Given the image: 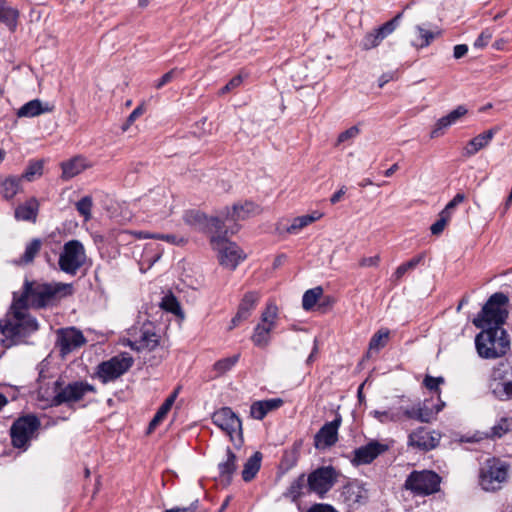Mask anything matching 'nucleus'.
<instances>
[{
	"instance_id": "obj_1",
	"label": "nucleus",
	"mask_w": 512,
	"mask_h": 512,
	"mask_svg": "<svg viewBox=\"0 0 512 512\" xmlns=\"http://www.w3.org/2000/svg\"><path fill=\"white\" fill-rule=\"evenodd\" d=\"M71 293V284L26 282L21 296L17 298L16 294L14 295L10 310L0 319V343L9 347L38 329L36 319L27 312L28 306L45 307L57 295L65 296Z\"/></svg>"
},
{
	"instance_id": "obj_2",
	"label": "nucleus",
	"mask_w": 512,
	"mask_h": 512,
	"mask_svg": "<svg viewBox=\"0 0 512 512\" xmlns=\"http://www.w3.org/2000/svg\"><path fill=\"white\" fill-rule=\"evenodd\" d=\"M95 392V387L87 382L75 381L62 386L59 381H55L51 393H49L48 390H43L41 387L38 395L40 401L44 402L41 407L46 408L48 406H58L64 403H75L82 400L86 394Z\"/></svg>"
},
{
	"instance_id": "obj_3",
	"label": "nucleus",
	"mask_w": 512,
	"mask_h": 512,
	"mask_svg": "<svg viewBox=\"0 0 512 512\" xmlns=\"http://www.w3.org/2000/svg\"><path fill=\"white\" fill-rule=\"evenodd\" d=\"M482 329L475 338L478 355L484 359H495L505 355L510 348L507 332L502 327Z\"/></svg>"
},
{
	"instance_id": "obj_4",
	"label": "nucleus",
	"mask_w": 512,
	"mask_h": 512,
	"mask_svg": "<svg viewBox=\"0 0 512 512\" xmlns=\"http://www.w3.org/2000/svg\"><path fill=\"white\" fill-rule=\"evenodd\" d=\"M509 298L501 293H494L483 306L481 312L473 320L477 328L502 327L507 317L506 306Z\"/></svg>"
},
{
	"instance_id": "obj_5",
	"label": "nucleus",
	"mask_w": 512,
	"mask_h": 512,
	"mask_svg": "<svg viewBox=\"0 0 512 512\" xmlns=\"http://www.w3.org/2000/svg\"><path fill=\"white\" fill-rule=\"evenodd\" d=\"M140 202L144 212L151 217L166 218L174 210L173 195L165 187L150 190Z\"/></svg>"
},
{
	"instance_id": "obj_6",
	"label": "nucleus",
	"mask_w": 512,
	"mask_h": 512,
	"mask_svg": "<svg viewBox=\"0 0 512 512\" xmlns=\"http://www.w3.org/2000/svg\"><path fill=\"white\" fill-rule=\"evenodd\" d=\"M213 250L217 253V258L221 266L234 270L240 262L246 259L245 252L234 242L229 241L222 236H213L211 238Z\"/></svg>"
},
{
	"instance_id": "obj_7",
	"label": "nucleus",
	"mask_w": 512,
	"mask_h": 512,
	"mask_svg": "<svg viewBox=\"0 0 512 512\" xmlns=\"http://www.w3.org/2000/svg\"><path fill=\"white\" fill-rule=\"evenodd\" d=\"M86 261V252L83 244L78 240L66 242L59 255L58 265L61 271L75 275Z\"/></svg>"
},
{
	"instance_id": "obj_8",
	"label": "nucleus",
	"mask_w": 512,
	"mask_h": 512,
	"mask_svg": "<svg viewBox=\"0 0 512 512\" xmlns=\"http://www.w3.org/2000/svg\"><path fill=\"white\" fill-rule=\"evenodd\" d=\"M260 213V207L251 202L244 201L238 202L232 206V208L226 207L219 215L211 218V223L217 231H221L223 226L228 221H240L246 220L250 217L256 216Z\"/></svg>"
},
{
	"instance_id": "obj_9",
	"label": "nucleus",
	"mask_w": 512,
	"mask_h": 512,
	"mask_svg": "<svg viewBox=\"0 0 512 512\" xmlns=\"http://www.w3.org/2000/svg\"><path fill=\"white\" fill-rule=\"evenodd\" d=\"M507 477L508 465L499 459H489L481 469L480 485L485 491H495L501 488Z\"/></svg>"
},
{
	"instance_id": "obj_10",
	"label": "nucleus",
	"mask_w": 512,
	"mask_h": 512,
	"mask_svg": "<svg viewBox=\"0 0 512 512\" xmlns=\"http://www.w3.org/2000/svg\"><path fill=\"white\" fill-rule=\"evenodd\" d=\"M213 423L224 431L235 445L240 446L242 440V422L229 407H223L212 415Z\"/></svg>"
},
{
	"instance_id": "obj_11",
	"label": "nucleus",
	"mask_w": 512,
	"mask_h": 512,
	"mask_svg": "<svg viewBox=\"0 0 512 512\" xmlns=\"http://www.w3.org/2000/svg\"><path fill=\"white\" fill-rule=\"evenodd\" d=\"M489 388L499 399L512 398V364L502 362L492 371Z\"/></svg>"
},
{
	"instance_id": "obj_12",
	"label": "nucleus",
	"mask_w": 512,
	"mask_h": 512,
	"mask_svg": "<svg viewBox=\"0 0 512 512\" xmlns=\"http://www.w3.org/2000/svg\"><path fill=\"white\" fill-rule=\"evenodd\" d=\"M440 477L432 471H414L405 481V488L418 495H430L438 491Z\"/></svg>"
},
{
	"instance_id": "obj_13",
	"label": "nucleus",
	"mask_w": 512,
	"mask_h": 512,
	"mask_svg": "<svg viewBox=\"0 0 512 512\" xmlns=\"http://www.w3.org/2000/svg\"><path fill=\"white\" fill-rule=\"evenodd\" d=\"M278 318V308L274 303L267 304L262 312L261 323H259L252 335V342L259 347H265L270 340V332L275 328Z\"/></svg>"
},
{
	"instance_id": "obj_14",
	"label": "nucleus",
	"mask_w": 512,
	"mask_h": 512,
	"mask_svg": "<svg viewBox=\"0 0 512 512\" xmlns=\"http://www.w3.org/2000/svg\"><path fill=\"white\" fill-rule=\"evenodd\" d=\"M39 426V420L33 415H27L16 420L11 427L13 445L17 448L25 447Z\"/></svg>"
},
{
	"instance_id": "obj_15",
	"label": "nucleus",
	"mask_w": 512,
	"mask_h": 512,
	"mask_svg": "<svg viewBox=\"0 0 512 512\" xmlns=\"http://www.w3.org/2000/svg\"><path fill=\"white\" fill-rule=\"evenodd\" d=\"M132 364V357L127 353H122L101 363L98 367V376L104 383L115 380L123 375Z\"/></svg>"
},
{
	"instance_id": "obj_16",
	"label": "nucleus",
	"mask_w": 512,
	"mask_h": 512,
	"mask_svg": "<svg viewBox=\"0 0 512 512\" xmlns=\"http://www.w3.org/2000/svg\"><path fill=\"white\" fill-rule=\"evenodd\" d=\"M307 492H313L323 497L334 485L336 473L332 467H321L309 474Z\"/></svg>"
},
{
	"instance_id": "obj_17",
	"label": "nucleus",
	"mask_w": 512,
	"mask_h": 512,
	"mask_svg": "<svg viewBox=\"0 0 512 512\" xmlns=\"http://www.w3.org/2000/svg\"><path fill=\"white\" fill-rule=\"evenodd\" d=\"M86 342L82 332L74 327L57 331V346L62 356H66L75 349L80 348Z\"/></svg>"
},
{
	"instance_id": "obj_18",
	"label": "nucleus",
	"mask_w": 512,
	"mask_h": 512,
	"mask_svg": "<svg viewBox=\"0 0 512 512\" xmlns=\"http://www.w3.org/2000/svg\"><path fill=\"white\" fill-rule=\"evenodd\" d=\"M402 17V13L397 14L392 20L386 22L381 27L367 33L362 42L361 46L364 50H370L377 47L388 35L392 34L398 22Z\"/></svg>"
},
{
	"instance_id": "obj_19",
	"label": "nucleus",
	"mask_w": 512,
	"mask_h": 512,
	"mask_svg": "<svg viewBox=\"0 0 512 512\" xmlns=\"http://www.w3.org/2000/svg\"><path fill=\"white\" fill-rule=\"evenodd\" d=\"M159 341L160 336L152 324L148 323L141 327L133 341H129V346L136 351H152L159 345Z\"/></svg>"
},
{
	"instance_id": "obj_20",
	"label": "nucleus",
	"mask_w": 512,
	"mask_h": 512,
	"mask_svg": "<svg viewBox=\"0 0 512 512\" xmlns=\"http://www.w3.org/2000/svg\"><path fill=\"white\" fill-rule=\"evenodd\" d=\"M341 425V417L338 416L333 421L328 422L315 435V447L325 449L334 445L338 440V429Z\"/></svg>"
},
{
	"instance_id": "obj_21",
	"label": "nucleus",
	"mask_w": 512,
	"mask_h": 512,
	"mask_svg": "<svg viewBox=\"0 0 512 512\" xmlns=\"http://www.w3.org/2000/svg\"><path fill=\"white\" fill-rule=\"evenodd\" d=\"M440 441V435L425 428H419L409 435V445L421 450L434 449Z\"/></svg>"
},
{
	"instance_id": "obj_22",
	"label": "nucleus",
	"mask_w": 512,
	"mask_h": 512,
	"mask_svg": "<svg viewBox=\"0 0 512 512\" xmlns=\"http://www.w3.org/2000/svg\"><path fill=\"white\" fill-rule=\"evenodd\" d=\"M388 450V445L378 441H371L354 451L353 462L357 465L369 464L377 456Z\"/></svg>"
},
{
	"instance_id": "obj_23",
	"label": "nucleus",
	"mask_w": 512,
	"mask_h": 512,
	"mask_svg": "<svg viewBox=\"0 0 512 512\" xmlns=\"http://www.w3.org/2000/svg\"><path fill=\"white\" fill-rule=\"evenodd\" d=\"M259 298V294L256 292H248L243 296L239 304L238 311L231 320V326L229 329L235 328L240 322L246 320L251 315V312L256 307Z\"/></svg>"
},
{
	"instance_id": "obj_24",
	"label": "nucleus",
	"mask_w": 512,
	"mask_h": 512,
	"mask_svg": "<svg viewBox=\"0 0 512 512\" xmlns=\"http://www.w3.org/2000/svg\"><path fill=\"white\" fill-rule=\"evenodd\" d=\"M468 110L465 106L460 105L451 111L448 115L441 117L435 123L434 128L431 131V138H437L444 134V131L459 121L463 116L467 114Z\"/></svg>"
},
{
	"instance_id": "obj_25",
	"label": "nucleus",
	"mask_w": 512,
	"mask_h": 512,
	"mask_svg": "<svg viewBox=\"0 0 512 512\" xmlns=\"http://www.w3.org/2000/svg\"><path fill=\"white\" fill-rule=\"evenodd\" d=\"M93 163L83 156H75L67 161L62 162V178L71 179L83 171L91 168Z\"/></svg>"
},
{
	"instance_id": "obj_26",
	"label": "nucleus",
	"mask_w": 512,
	"mask_h": 512,
	"mask_svg": "<svg viewBox=\"0 0 512 512\" xmlns=\"http://www.w3.org/2000/svg\"><path fill=\"white\" fill-rule=\"evenodd\" d=\"M54 110V105L49 102H42L39 99H33L25 103L17 111L19 118H32L42 114L51 113Z\"/></svg>"
},
{
	"instance_id": "obj_27",
	"label": "nucleus",
	"mask_w": 512,
	"mask_h": 512,
	"mask_svg": "<svg viewBox=\"0 0 512 512\" xmlns=\"http://www.w3.org/2000/svg\"><path fill=\"white\" fill-rule=\"evenodd\" d=\"M343 495L350 506L361 505L368 500V490L359 483H351L344 487Z\"/></svg>"
},
{
	"instance_id": "obj_28",
	"label": "nucleus",
	"mask_w": 512,
	"mask_h": 512,
	"mask_svg": "<svg viewBox=\"0 0 512 512\" xmlns=\"http://www.w3.org/2000/svg\"><path fill=\"white\" fill-rule=\"evenodd\" d=\"M283 405L280 398L256 401L250 407V415L252 418L262 420L269 412L278 409Z\"/></svg>"
},
{
	"instance_id": "obj_29",
	"label": "nucleus",
	"mask_w": 512,
	"mask_h": 512,
	"mask_svg": "<svg viewBox=\"0 0 512 512\" xmlns=\"http://www.w3.org/2000/svg\"><path fill=\"white\" fill-rule=\"evenodd\" d=\"M39 210V202L35 197L28 199L15 209V218L21 221L35 222Z\"/></svg>"
},
{
	"instance_id": "obj_30",
	"label": "nucleus",
	"mask_w": 512,
	"mask_h": 512,
	"mask_svg": "<svg viewBox=\"0 0 512 512\" xmlns=\"http://www.w3.org/2000/svg\"><path fill=\"white\" fill-rule=\"evenodd\" d=\"M497 129L492 128L484 133H481L474 137L472 140L469 141L467 146L465 147V155L466 156H473L481 149L488 146L490 141L493 139L494 135L496 134Z\"/></svg>"
},
{
	"instance_id": "obj_31",
	"label": "nucleus",
	"mask_w": 512,
	"mask_h": 512,
	"mask_svg": "<svg viewBox=\"0 0 512 512\" xmlns=\"http://www.w3.org/2000/svg\"><path fill=\"white\" fill-rule=\"evenodd\" d=\"M322 217L323 213L319 211H313L310 214L295 217L291 224L286 228V231L289 234H298L302 229L321 219Z\"/></svg>"
},
{
	"instance_id": "obj_32",
	"label": "nucleus",
	"mask_w": 512,
	"mask_h": 512,
	"mask_svg": "<svg viewBox=\"0 0 512 512\" xmlns=\"http://www.w3.org/2000/svg\"><path fill=\"white\" fill-rule=\"evenodd\" d=\"M22 178L18 176H7L0 180V193L6 200L12 199L21 191Z\"/></svg>"
},
{
	"instance_id": "obj_33",
	"label": "nucleus",
	"mask_w": 512,
	"mask_h": 512,
	"mask_svg": "<svg viewBox=\"0 0 512 512\" xmlns=\"http://www.w3.org/2000/svg\"><path fill=\"white\" fill-rule=\"evenodd\" d=\"M18 18L19 11L9 6L5 0H0V22L14 31L17 27Z\"/></svg>"
},
{
	"instance_id": "obj_34",
	"label": "nucleus",
	"mask_w": 512,
	"mask_h": 512,
	"mask_svg": "<svg viewBox=\"0 0 512 512\" xmlns=\"http://www.w3.org/2000/svg\"><path fill=\"white\" fill-rule=\"evenodd\" d=\"M180 387H177L175 391L165 400V402L160 406L157 413L151 420L149 424V431L155 429L157 425H159L163 419L167 416L170 411L173 403L175 402L177 395L179 393Z\"/></svg>"
},
{
	"instance_id": "obj_35",
	"label": "nucleus",
	"mask_w": 512,
	"mask_h": 512,
	"mask_svg": "<svg viewBox=\"0 0 512 512\" xmlns=\"http://www.w3.org/2000/svg\"><path fill=\"white\" fill-rule=\"evenodd\" d=\"M262 455L260 452H255L245 463L242 478L245 482L251 481L258 473L261 466Z\"/></svg>"
},
{
	"instance_id": "obj_36",
	"label": "nucleus",
	"mask_w": 512,
	"mask_h": 512,
	"mask_svg": "<svg viewBox=\"0 0 512 512\" xmlns=\"http://www.w3.org/2000/svg\"><path fill=\"white\" fill-rule=\"evenodd\" d=\"M218 468L219 475L229 482L236 470V456L230 449H227L226 459L219 463Z\"/></svg>"
},
{
	"instance_id": "obj_37",
	"label": "nucleus",
	"mask_w": 512,
	"mask_h": 512,
	"mask_svg": "<svg viewBox=\"0 0 512 512\" xmlns=\"http://www.w3.org/2000/svg\"><path fill=\"white\" fill-rule=\"evenodd\" d=\"M184 221L195 229H202L207 225L215 228L211 223V219L208 221L207 217L203 213L195 210L187 211L184 215Z\"/></svg>"
},
{
	"instance_id": "obj_38",
	"label": "nucleus",
	"mask_w": 512,
	"mask_h": 512,
	"mask_svg": "<svg viewBox=\"0 0 512 512\" xmlns=\"http://www.w3.org/2000/svg\"><path fill=\"white\" fill-rule=\"evenodd\" d=\"M307 491V479L304 474H301L297 479H295L287 491L284 493L285 497L290 498L293 501H296L299 497H301Z\"/></svg>"
},
{
	"instance_id": "obj_39",
	"label": "nucleus",
	"mask_w": 512,
	"mask_h": 512,
	"mask_svg": "<svg viewBox=\"0 0 512 512\" xmlns=\"http://www.w3.org/2000/svg\"><path fill=\"white\" fill-rule=\"evenodd\" d=\"M42 242L40 239H33L26 247L23 255L17 261L18 264L27 265L33 262L36 255L40 252Z\"/></svg>"
},
{
	"instance_id": "obj_40",
	"label": "nucleus",
	"mask_w": 512,
	"mask_h": 512,
	"mask_svg": "<svg viewBox=\"0 0 512 512\" xmlns=\"http://www.w3.org/2000/svg\"><path fill=\"white\" fill-rule=\"evenodd\" d=\"M323 295V289L320 286L307 290L302 298V306L305 310H311Z\"/></svg>"
},
{
	"instance_id": "obj_41",
	"label": "nucleus",
	"mask_w": 512,
	"mask_h": 512,
	"mask_svg": "<svg viewBox=\"0 0 512 512\" xmlns=\"http://www.w3.org/2000/svg\"><path fill=\"white\" fill-rule=\"evenodd\" d=\"M160 306L164 310L171 312L174 315H176L182 319L184 318V314L181 309V306L174 295L169 294V295L164 296L161 301Z\"/></svg>"
},
{
	"instance_id": "obj_42",
	"label": "nucleus",
	"mask_w": 512,
	"mask_h": 512,
	"mask_svg": "<svg viewBox=\"0 0 512 512\" xmlns=\"http://www.w3.org/2000/svg\"><path fill=\"white\" fill-rule=\"evenodd\" d=\"M389 331L387 329H381L377 331L371 338L369 342V351L368 354L372 353V351H378L381 348L385 347L388 342Z\"/></svg>"
},
{
	"instance_id": "obj_43",
	"label": "nucleus",
	"mask_w": 512,
	"mask_h": 512,
	"mask_svg": "<svg viewBox=\"0 0 512 512\" xmlns=\"http://www.w3.org/2000/svg\"><path fill=\"white\" fill-rule=\"evenodd\" d=\"M239 355H233L231 357L223 358L215 362L213 370L216 372V376H221L227 371L231 370L232 367L238 362Z\"/></svg>"
},
{
	"instance_id": "obj_44",
	"label": "nucleus",
	"mask_w": 512,
	"mask_h": 512,
	"mask_svg": "<svg viewBox=\"0 0 512 512\" xmlns=\"http://www.w3.org/2000/svg\"><path fill=\"white\" fill-rule=\"evenodd\" d=\"M43 173V162L42 161H32L29 163L25 172L20 176L22 179H25L29 182L34 181L36 178H39Z\"/></svg>"
},
{
	"instance_id": "obj_45",
	"label": "nucleus",
	"mask_w": 512,
	"mask_h": 512,
	"mask_svg": "<svg viewBox=\"0 0 512 512\" xmlns=\"http://www.w3.org/2000/svg\"><path fill=\"white\" fill-rule=\"evenodd\" d=\"M416 33L417 36L414 40V45L417 47L428 46L431 43V41L435 38V34L432 31L426 30L421 26L416 27Z\"/></svg>"
},
{
	"instance_id": "obj_46",
	"label": "nucleus",
	"mask_w": 512,
	"mask_h": 512,
	"mask_svg": "<svg viewBox=\"0 0 512 512\" xmlns=\"http://www.w3.org/2000/svg\"><path fill=\"white\" fill-rule=\"evenodd\" d=\"M512 427V419L502 418L495 426L491 429V438H501L508 431H510Z\"/></svg>"
},
{
	"instance_id": "obj_47",
	"label": "nucleus",
	"mask_w": 512,
	"mask_h": 512,
	"mask_svg": "<svg viewBox=\"0 0 512 512\" xmlns=\"http://www.w3.org/2000/svg\"><path fill=\"white\" fill-rule=\"evenodd\" d=\"M422 260V256L412 258L406 263L401 264L393 274L395 281H399L408 271L413 270L419 262Z\"/></svg>"
},
{
	"instance_id": "obj_48",
	"label": "nucleus",
	"mask_w": 512,
	"mask_h": 512,
	"mask_svg": "<svg viewBox=\"0 0 512 512\" xmlns=\"http://www.w3.org/2000/svg\"><path fill=\"white\" fill-rule=\"evenodd\" d=\"M93 201L90 196H85L76 203V209L81 216L84 217L85 221L91 219V209Z\"/></svg>"
},
{
	"instance_id": "obj_49",
	"label": "nucleus",
	"mask_w": 512,
	"mask_h": 512,
	"mask_svg": "<svg viewBox=\"0 0 512 512\" xmlns=\"http://www.w3.org/2000/svg\"><path fill=\"white\" fill-rule=\"evenodd\" d=\"M373 417L376 418L381 423H388V422H396L401 420V415L399 411H378L375 410L372 412Z\"/></svg>"
},
{
	"instance_id": "obj_50",
	"label": "nucleus",
	"mask_w": 512,
	"mask_h": 512,
	"mask_svg": "<svg viewBox=\"0 0 512 512\" xmlns=\"http://www.w3.org/2000/svg\"><path fill=\"white\" fill-rule=\"evenodd\" d=\"M466 199L463 193H457L454 198L445 206V208L441 211L445 217H449L451 219L452 213L457 205L464 202Z\"/></svg>"
},
{
	"instance_id": "obj_51",
	"label": "nucleus",
	"mask_w": 512,
	"mask_h": 512,
	"mask_svg": "<svg viewBox=\"0 0 512 512\" xmlns=\"http://www.w3.org/2000/svg\"><path fill=\"white\" fill-rule=\"evenodd\" d=\"M418 421L423 423H428L434 417V412L431 408L427 407L425 404H418Z\"/></svg>"
},
{
	"instance_id": "obj_52",
	"label": "nucleus",
	"mask_w": 512,
	"mask_h": 512,
	"mask_svg": "<svg viewBox=\"0 0 512 512\" xmlns=\"http://www.w3.org/2000/svg\"><path fill=\"white\" fill-rule=\"evenodd\" d=\"M450 221L449 217H445L440 212L439 219L431 226L430 230L433 235H439L445 229L447 223Z\"/></svg>"
},
{
	"instance_id": "obj_53",
	"label": "nucleus",
	"mask_w": 512,
	"mask_h": 512,
	"mask_svg": "<svg viewBox=\"0 0 512 512\" xmlns=\"http://www.w3.org/2000/svg\"><path fill=\"white\" fill-rule=\"evenodd\" d=\"M243 82V78L241 75H236L235 77H233L220 91H219V94L220 95H224L228 92H231L233 91L234 89H236L237 87H239Z\"/></svg>"
},
{
	"instance_id": "obj_54",
	"label": "nucleus",
	"mask_w": 512,
	"mask_h": 512,
	"mask_svg": "<svg viewBox=\"0 0 512 512\" xmlns=\"http://www.w3.org/2000/svg\"><path fill=\"white\" fill-rule=\"evenodd\" d=\"M493 36V32L490 29H485L482 31V33L479 35V37L475 40L474 46L477 48H483L485 47L488 42L491 40Z\"/></svg>"
},
{
	"instance_id": "obj_55",
	"label": "nucleus",
	"mask_w": 512,
	"mask_h": 512,
	"mask_svg": "<svg viewBox=\"0 0 512 512\" xmlns=\"http://www.w3.org/2000/svg\"><path fill=\"white\" fill-rule=\"evenodd\" d=\"M359 134V128L357 126H352L349 129L343 131L339 134L337 142L343 143L349 139L355 138Z\"/></svg>"
},
{
	"instance_id": "obj_56",
	"label": "nucleus",
	"mask_w": 512,
	"mask_h": 512,
	"mask_svg": "<svg viewBox=\"0 0 512 512\" xmlns=\"http://www.w3.org/2000/svg\"><path fill=\"white\" fill-rule=\"evenodd\" d=\"M444 382V379L442 377H432V376H426L424 379V385L427 389L431 391H437L439 388V385Z\"/></svg>"
},
{
	"instance_id": "obj_57",
	"label": "nucleus",
	"mask_w": 512,
	"mask_h": 512,
	"mask_svg": "<svg viewBox=\"0 0 512 512\" xmlns=\"http://www.w3.org/2000/svg\"><path fill=\"white\" fill-rule=\"evenodd\" d=\"M144 113V108L142 106H138L137 108H135L132 113L129 115V117L127 118V121L126 123L123 125L122 129L123 131H126L128 129V127L137 119L139 118L142 114Z\"/></svg>"
},
{
	"instance_id": "obj_58",
	"label": "nucleus",
	"mask_w": 512,
	"mask_h": 512,
	"mask_svg": "<svg viewBox=\"0 0 512 512\" xmlns=\"http://www.w3.org/2000/svg\"><path fill=\"white\" fill-rule=\"evenodd\" d=\"M177 70L176 69H172L170 70L169 72L165 73L156 83H155V88L156 89H161L164 85L168 84L169 82L172 81V79L174 78L175 74H176Z\"/></svg>"
},
{
	"instance_id": "obj_59",
	"label": "nucleus",
	"mask_w": 512,
	"mask_h": 512,
	"mask_svg": "<svg viewBox=\"0 0 512 512\" xmlns=\"http://www.w3.org/2000/svg\"><path fill=\"white\" fill-rule=\"evenodd\" d=\"M379 262H380V256L375 255L372 257H363L360 260L359 265L361 267H376V266H378Z\"/></svg>"
},
{
	"instance_id": "obj_60",
	"label": "nucleus",
	"mask_w": 512,
	"mask_h": 512,
	"mask_svg": "<svg viewBox=\"0 0 512 512\" xmlns=\"http://www.w3.org/2000/svg\"><path fill=\"white\" fill-rule=\"evenodd\" d=\"M153 239H159L177 245L184 242L183 239H178L172 234H154Z\"/></svg>"
},
{
	"instance_id": "obj_61",
	"label": "nucleus",
	"mask_w": 512,
	"mask_h": 512,
	"mask_svg": "<svg viewBox=\"0 0 512 512\" xmlns=\"http://www.w3.org/2000/svg\"><path fill=\"white\" fill-rule=\"evenodd\" d=\"M307 512H337L331 505L315 504Z\"/></svg>"
},
{
	"instance_id": "obj_62",
	"label": "nucleus",
	"mask_w": 512,
	"mask_h": 512,
	"mask_svg": "<svg viewBox=\"0 0 512 512\" xmlns=\"http://www.w3.org/2000/svg\"><path fill=\"white\" fill-rule=\"evenodd\" d=\"M197 503H198V501H195L194 503L190 504L187 507H175V508L167 509L165 512H196Z\"/></svg>"
},
{
	"instance_id": "obj_63",
	"label": "nucleus",
	"mask_w": 512,
	"mask_h": 512,
	"mask_svg": "<svg viewBox=\"0 0 512 512\" xmlns=\"http://www.w3.org/2000/svg\"><path fill=\"white\" fill-rule=\"evenodd\" d=\"M467 52H468V47L465 44H459L454 47V57L456 59L462 58L463 56L466 55Z\"/></svg>"
},
{
	"instance_id": "obj_64",
	"label": "nucleus",
	"mask_w": 512,
	"mask_h": 512,
	"mask_svg": "<svg viewBox=\"0 0 512 512\" xmlns=\"http://www.w3.org/2000/svg\"><path fill=\"white\" fill-rule=\"evenodd\" d=\"M403 414L409 419L418 420V407L417 405L403 410Z\"/></svg>"
}]
</instances>
